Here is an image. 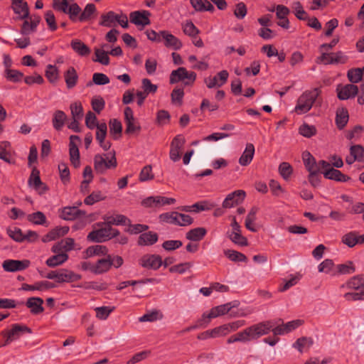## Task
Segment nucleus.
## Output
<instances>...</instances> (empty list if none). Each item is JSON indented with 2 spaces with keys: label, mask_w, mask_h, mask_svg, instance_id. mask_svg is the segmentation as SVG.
Listing matches in <instances>:
<instances>
[{
  "label": "nucleus",
  "mask_w": 364,
  "mask_h": 364,
  "mask_svg": "<svg viewBox=\"0 0 364 364\" xmlns=\"http://www.w3.org/2000/svg\"><path fill=\"white\" fill-rule=\"evenodd\" d=\"M117 16L118 14L112 11L103 14L100 16L99 25L105 27H112L117 20Z\"/></svg>",
  "instance_id": "39"
},
{
  "label": "nucleus",
  "mask_w": 364,
  "mask_h": 364,
  "mask_svg": "<svg viewBox=\"0 0 364 364\" xmlns=\"http://www.w3.org/2000/svg\"><path fill=\"white\" fill-rule=\"evenodd\" d=\"M303 160L309 172L319 171V168L316 164L314 157L309 152L303 154Z\"/></svg>",
  "instance_id": "44"
},
{
  "label": "nucleus",
  "mask_w": 364,
  "mask_h": 364,
  "mask_svg": "<svg viewBox=\"0 0 364 364\" xmlns=\"http://www.w3.org/2000/svg\"><path fill=\"white\" fill-rule=\"evenodd\" d=\"M362 71L360 68L350 69L347 73V77L352 83H358L363 79Z\"/></svg>",
  "instance_id": "60"
},
{
  "label": "nucleus",
  "mask_w": 364,
  "mask_h": 364,
  "mask_svg": "<svg viewBox=\"0 0 364 364\" xmlns=\"http://www.w3.org/2000/svg\"><path fill=\"white\" fill-rule=\"evenodd\" d=\"M53 287H55V285L48 281H40L33 284H23L22 285V289L24 291H44Z\"/></svg>",
  "instance_id": "25"
},
{
  "label": "nucleus",
  "mask_w": 364,
  "mask_h": 364,
  "mask_svg": "<svg viewBox=\"0 0 364 364\" xmlns=\"http://www.w3.org/2000/svg\"><path fill=\"white\" fill-rule=\"evenodd\" d=\"M225 255L232 262H247V257L236 250H227L225 251Z\"/></svg>",
  "instance_id": "52"
},
{
  "label": "nucleus",
  "mask_w": 364,
  "mask_h": 364,
  "mask_svg": "<svg viewBox=\"0 0 364 364\" xmlns=\"http://www.w3.org/2000/svg\"><path fill=\"white\" fill-rule=\"evenodd\" d=\"M299 132L301 135L310 138L316 134V129L313 125H309L308 124H303L299 129Z\"/></svg>",
  "instance_id": "64"
},
{
  "label": "nucleus",
  "mask_w": 364,
  "mask_h": 364,
  "mask_svg": "<svg viewBox=\"0 0 364 364\" xmlns=\"http://www.w3.org/2000/svg\"><path fill=\"white\" fill-rule=\"evenodd\" d=\"M43 300L40 297H31L26 301V305L33 314H39L44 310Z\"/></svg>",
  "instance_id": "28"
},
{
  "label": "nucleus",
  "mask_w": 364,
  "mask_h": 364,
  "mask_svg": "<svg viewBox=\"0 0 364 364\" xmlns=\"http://www.w3.org/2000/svg\"><path fill=\"white\" fill-rule=\"evenodd\" d=\"M318 268L320 272H325L332 274H334L336 272V269L334 267L332 260L331 259H325L318 265Z\"/></svg>",
  "instance_id": "61"
},
{
  "label": "nucleus",
  "mask_w": 364,
  "mask_h": 364,
  "mask_svg": "<svg viewBox=\"0 0 364 364\" xmlns=\"http://www.w3.org/2000/svg\"><path fill=\"white\" fill-rule=\"evenodd\" d=\"M30 264L31 262L28 259H6L4 261L2 264V267L6 272H14L26 269L30 266Z\"/></svg>",
  "instance_id": "15"
},
{
  "label": "nucleus",
  "mask_w": 364,
  "mask_h": 364,
  "mask_svg": "<svg viewBox=\"0 0 364 364\" xmlns=\"http://www.w3.org/2000/svg\"><path fill=\"white\" fill-rule=\"evenodd\" d=\"M349 119L348 111L346 107L338 108L336 112V124L339 130H342L346 126Z\"/></svg>",
  "instance_id": "26"
},
{
  "label": "nucleus",
  "mask_w": 364,
  "mask_h": 364,
  "mask_svg": "<svg viewBox=\"0 0 364 364\" xmlns=\"http://www.w3.org/2000/svg\"><path fill=\"white\" fill-rule=\"evenodd\" d=\"M72 118L82 119L83 117V108L80 102H75L70 106Z\"/></svg>",
  "instance_id": "57"
},
{
  "label": "nucleus",
  "mask_w": 364,
  "mask_h": 364,
  "mask_svg": "<svg viewBox=\"0 0 364 364\" xmlns=\"http://www.w3.org/2000/svg\"><path fill=\"white\" fill-rule=\"evenodd\" d=\"M31 333V329L26 326L15 323L11 326L10 330L3 331L1 335L7 337V341H14L18 339L23 333Z\"/></svg>",
  "instance_id": "12"
},
{
  "label": "nucleus",
  "mask_w": 364,
  "mask_h": 364,
  "mask_svg": "<svg viewBox=\"0 0 364 364\" xmlns=\"http://www.w3.org/2000/svg\"><path fill=\"white\" fill-rule=\"evenodd\" d=\"M103 219L105 223L109 226L112 225H127L129 223V219L128 218L118 213L107 214L104 215Z\"/></svg>",
  "instance_id": "22"
},
{
  "label": "nucleus",
  "mask_w": 364,
  "mask_h": 364,
  "mask_svg": "<svg viewBox=\"0 0 364 364\" xmlns=\"http://www.w3.org/2000/svg\"><path fill=\"white\" fill-rule=\"evenodd\" d=\"M346 287L352 290L345 294L344 297L347 300H364V277L357 276L352 278L346 284Z\"/></svg>",
  "instance_id": "4"
},
{
  "label": "nucleus",
  "mask_w": 364,
  "mask_h": 364,
  "mask_svg": "<svg viewBox=\"0 0 364 364\" xmlns=\"http://www.w3.org/2000/svg\"><path fill=\"white\" fill-rule=\"evenodd\" d=\"M95 274H101L109 271L111 267L110 255L106 258L99 259L95 263Z\"/></svg>",
  "instance_id": "40"
},
{
  "label": "nucleus",
  "mask_w": 364,
  "mask_h": 364,
  "mask_svg": "<svg viewBox=\"0 0 364 364\" xmlns=\"http://www.w3.org/2000/svg\"><path fill=\"white\" fill-rule=\"evenodd\" d=\"M107 156V154L103 156L101 154H96L94 156V169L97 173L103 174L107 169L115 168L117 166V161L115 156V152L113 154L110 159Z\"/></svg>",
  "instance_id": "6"
},
{
  "label": "nucleus",
  "mask_w": 364,
  "mask_h": 364,
  "mask_svg": "<svg viewBox=\"0 0 364 364\" xmlns=\"http://www.w3.org/2000/svg\"><path fill=\"white\" fill-rule=\"evenodd\" d=\"M143 267L158 269L162 264L161 257L157 255H144L140 260Z\"/></svg>",
  "instance_id": "18"
},
{
  "label": "nucleus",
  "mask_w": 364,
  "mask_h": 364,
  "mask_svg": "<svg viewBox=\"0 0 364 364\" xmlns=\"http://www.w3.org/2000/svg\"><path fill=\"white\" fill-rule=\"evenodd\" d=\"M294 14L295 16L301 21H306L308 19V14L304 9L302 4L300 1H296L294 3L293 6Z\"/></svg>",
  "instance_id": "54"
},
{
  "label": "nucleus",
  "mask_w": 364,
  "mask_h": 364,
  "mask_svg": "<svg viewBox=\"0 0 364 364\" xmlns=\"http://www.w3.org/2000/svg\"><path fill=\"white\" fill-rule=\"evenodd\" d=\"M97 9L94 4H88L85 6L82 12L78 16V21L80 22H85L90 21L92 16L96 13Z\"/></svg>",
  "instance_id": "42"
},
{
  "label": "nucleus",
  "mask_w": 364,
  "mask_h": 364,
  "mask_svg": "<svg viewBox=\"0 0 364 364\" xmlns=\"http://www.w3.org/2000/svg\"><path fill=\"white\" fill-rule=\"evenodd\" d=\"M151 13L146 10H141L131 12L129 14V19L132 23L136 26H148L151 23L149 17Z\"/></svg>",
  "instance_id": "16"
},
{
  "label": "nucleus",
  "mask_w": 364,
  "mask_h": 364,
  "mask_svg": "<svg viewBox=\"0 0 364 364\" xmlns=\"http://www.w3.org/2000/svg\"><path fill=\"white\" fill-rule=\"evenodd\" d=\"M342 241L349 247H353L355 245L364 243V234L358 235L355 232H350L343 236Z\"/></svg>",
  "instance_id": "27"
},
{
  "label": "nucleus",
  "mask_w": 364,
  "mask_h": 364,
  "mask_svg": "<svg viewBox=\"0 0 364 364\" xmlns=\"http://www.w3.org/2000/svg\"><path fill=\"white\" fill-rule=\"evenodd\" d=\"M238 304V301H234L213 307L209 311L203 314L201 319L199 321L200 324L202 325L205 323L208 325L212 318L225 315L230 312L232 309L237 307Z\"/></svg>",
  "instance_id": "3"
},
{
  "label": "nucleus",
  "mask_w": 364,
  "mask_h": 364,
  "mask_svg": "<svg viewBox=\"0 0 364 364\" xmlns=\"http://www.w3.org/2000/svg\"><path fill=\"white\" fill-rule=\"evenodd\" d=\"M314 341L311 338L301 337L298 338L293 344V347L300 353L306 352L313 346Z\"/></svg>",
  "instance_id": "36"
},
{
  "label": "nucleus",
  "mask_w": 364,
  "mask_h": 364,
  "mask_svg": "<svg viewBox=\"0 0 364 364\" xmlns=\"http://www.w3.org/2000/svg\"><path fill=\"white\" fill-rule=\"evenodd\" d=\"M95 54L96 58L93 59V61L98 62L104 65H107L109 64V58L108 55V52H106L102 49L95 48Z\"/></svg>",
  "instance_id": "56"
},
{
  "label": "nucleus",
  "mask_w": 364,
  "mask_h": 364,
  "mask_svg": "<svg viewBox=\"0 0 364 364\" xmlns=\"http://www.w3.org/2000/svg\"><path fill=\"white\" fill-rule=\"evenodd\" d=\"M75 241L73 238L67 237L62 240L60 242L55 244L52 247V252H59L67 253L74 249Z\"/></svg>",
  "instance_id": "29"
},
{
  "label": "nucleus",
  "mask_w": 364,
  "mask_h": 364,
  "mask_svg": "<svg viewBox=\"0 0 364 364\" xmlns=\"http://www.w3.org/2000/svg\"><path fill=\"white\" fill-rule=\"evenodd\" d=\"M161 41H164V46L166 48H171L173 50H180L182 46V42L175 36L170 33L168 31H161Z\"/></svg>",
  "instance_id": "19"
},
{
  "label": "nucleus",
  "mask_w": 364,
  "mask_h": 364,
  "mask_svg": "<svg viewBox=\"0 0 364 364\" xmlns=\"http://www.w3.org/2000/svg\"><path fill=\"white\" fill-rule=\"evenodd\" d=\"M59 214L61 218L66 220H73L85 217V212L79 210L78 206H64L59 210Z\"/></svg>",
  "instance_id": "14"
},
{
  "label": "nucleus",
  "mask_w": 364,
  "mask_h": 364,
  "mask_svg": "<svg viewBox=\"0 0 364 364\" xmlns=\"http://www.w3.org/2000/svg\"><path fill=\"white\" fill-rule=\"evenodd\" d=\"M272 328L273 324L271 321L260 322L246 328L250 341L268 334Z\"/></svg>",
  "instance_id": "8"
},
{
  "label": "nucleus",
  "mask_w": 364,
  "mask_h": 364,
  "mask_svg": "<svg viewBox=\"0 0 364 364\" xmlns=\"http://www.w3.org/2000/svg\"><path fill=\"white\" fill-rule=\"evenodd\" d=\"M70 46L80 56H87L91 53L90 48L79 39L72 40Z\"/></svg>",
  "instance_id": "32"
},
{
  "label": "nucleus",
  "mask_w": 364,
  "mask_h": 364,
  "mask_svg": "<svg viewBox=\"0 0 364 364\" xmlns=\"http://www.w3.org/2000/svg\"><path fill=\"white\" fill-rule=\"evenodd\" d=\"M11 8L15 14H18V18L22 20L28 18L29 17V9L27 2L22 1L21 4H17L16 5H12Z\"/></svg>",
  "instance_id": "41"
},
{
  "label": "nucleus",
  "mask_w": 364,
  "mask_h": 364,
  "mask_svg": "<svg viewBox=\"0 0 364 364\" xmlns=\"http://www.w3.org/2000/svg\"><path fill=\"white\" fill-rule=\"evenodd\" d=\"M46 277L49 279H54L58 283L72 282L82 278L80 274L65 269L59 271H51L47 274Z\"/></svg>",
  "instance_id": "11"
},
{
  "label": "nucleus",
  "mask_w": 364,
  "mask_h": 364,
  "mask_svg": "<svg viewBox=\"0 0 364 364\" xmlns=\"http://www.w3.org/2000/svg\"><path fill=\"white\" fill-rule=\"evenodd\" d=\"M68 119L66 114L62 110H56L52 118V124L56 131H60Z\"/></svg>",
  "instance_id": "31"
},
{
  "label": "nucleus",
  "mask_w": 364,
  "mask_h": 364,
  "mask_svg": "<svg viewBox=\"0 0 364 364\" xmlns=\"http://www.w3.org/2000/svg\"><path fill=\"white\" fill-rule=\"evenodd\" d=\"M358 92V87L353 84H348L343 86L338 92V97L341 100L354 97Z\"/></svg>",
  "instance_id": "24"
},
{
  "label": "nucleus",
  "mask_w": 364,
  "mask_h": 364,
  "mask_svg": "<svg viewBox=\"0 0 364 364\" xmlns=\"http://www.w3.org/2000/svg\"><path fill=\"white\" fill-rule=\"evenodd\" d=\"M278 171L284 180L289 181L292 175L293 168L290 164L287 162H282L279 166Z\"/></svg>",
  "instance_id": "50"
},
{
  "label": "nucleus",
  "mask_w": 364,
  "mask_h": 364,
  "mask_svg": "<svg viewBox=\"0 0 364 364\" xmlns=\"http://www.w3.org/2000/svg\"><path fill=\"white\" fill-rule=\"evenodd\" d=\"M87 290L93 289L95 291H102L107 288L108 285L102 279L97 281L85 282L77 286Z\"/></svg>",
  "instance_id": "35"
},
{
  "label": "nucleus",
  "mask_w": 364,
  "mask_h": 364,
  "mask_svg": "<svg viewBox=\"0 0 364 364\" xmlns=\"http://www.w3.org/2000/svg\"><path fill=\"white\" fill-rule=\"evenodd\" d=\"M245 325V321L244 320H237L213 328H212L213 338L225 337L230 333L237 331Z\"/></svg>",
  "instance_id": "9"
},
{
  "label": "nucleus",
  "mask_w": 364,
  "mask_h": 364,
  "mask_svg": "<svg viewBox=\"0 0 364 364\" xmlns=\"http://www.w3.org/2000/svg\"><path fill=\"white\" fill-rule=\"evenodd\" d=\"M76 141H80V136L77 135H71L70 136L69 154L71 164L75 168H78L80 165V151Z\"/></svg>",
  "instance_id": "13"
},
{
  "label": "nucleus",
  "mask_w": 364,
  "mask_h": 364,
  "mask_svg": "<svg viewBox=\"0 0 364 364\" xmlns=\"http://www.w3.org/2000/svg\"><path fill=\"white\" fill-rule=\"evenodd\" d=\"M163 318V314L159 310H152L151 311H148L142 316L139 318V321L140 322H153L157 320H160Z\"/></svg>",
  "instance_id": "45"
},
{
  "label": "nucleus",
  "mask_w": 364,
  "mask_h": 364,
  "mask_svg": "<svg viewBox=\"0 0 364 364\" xmlns=\"http://www.w3.org/2000/svg\"><path fill=\"white\" fill-rule=\"evenodd\" d=\"M249 337L246 328L230 336L226 341L228 344H232L236 342L247 343L249 342Z\"/></svg>",
  "instance_id": "46"
},
{
  "label": "nucleus",
  "mask_w": 364,
  "mask_h": 364,
  "mask_svg": "<svg viewBox=\"0 0 364 364\" xmlns=\"http://www.w3.org/2000/svg\"><path fill=\"white\" fill-rule=\"evenodd\" d=\"M64 77L67 87L68 89L73 88L78 80V75L75 68L73 66L69 67L64 73Z\"/></svg>",
  "instance_id": "33"
},
{
  "label": "nucleus",
  "mask_w": 364,
  "mask_h": 364,
  "mask_svg": "<svg viewBox=\"0 0 364 364\" xmlns=\"http://www.w3.org/2000/svg\"><path fill=\"white\" fill-rule=\"evenodd\" d=\"M124 122L126 124L125 134L127 135L139 134L141 130L139 122L134 117L131 107H126L124 111Z\"/></svg>",
  "instance_id": "10"
},
{
  "label": "nucleus",
  "mask_w": 364,
  "mask_h": 364,
  "mask_svg": "<svg viewBox=\"0 0 364 364\" xmlns=\"http://www.w3.org/2000/svg\"><path fill=\"white\" fill-rule=\"evenodd\" d=\"M159 220L162 223L178 226H187L193 223V218L188 214L178 212L162 213L159 215Z\"/></svg>",
  "instance_id": "5"
},
{
  "label": "nucleus",
  "mask_w": 364,
  "mask_h": 364,
  "mask_svg": "<svg viewBox=\"0 0 364 364\" xmlns=\"http://www.w3.org/2000/svg\"><path fill=\"white\" fill-rule=\"evenodd\" d=\"M176 203L174 198L161 196H149L141 201V205H170Z\"/></svg>",
  "instance_id": "21"
},
{
  "label": "nucleus",
  "mask_w": 364,
  "mask_h": 364,
  "mask_svg": "<svg viewBox=\"0 0 364 364\" xmlns=\"http://www.w3.org/2000/svg\"><path fill=\"white\" fill-rule=\"evenodd\" d=\"M350 154L358 162H364V147L362 145H353L350 148Z\"/></svg>",
  "instance_id": "51"
},
{
  "label": "nucleus",
  "mask_w": 364,
  "mask_h": 364,
  "mask_svg": "<svg viewBox=\"0 0 364 364\" xmlns=\"http://www.w3.org/2000/svg\"><path fill=\"white\" fill-rule=\"evenodd\" d=\"M229 238L233 243L239 246L245 247L248 245L247 238L242 236L241 232H230Z\"/></svg>",
  "instance_id": "63"
},
{
  "label": "nucleus",
  "mask_w": 364,
  "mask_h": 364,
  "mask_svg": "<svg viewBox=\"0 0 364 364\" xmlns=\"http://www.w3.org/2000/svg\"><path fill=\"white\" fill-rule=\"evenodd\" d=\"M4 75L8 81L15 83L21 82L23 77V73L14 69H5Z\"/></svg>",
  "instance_id": "43"
},
{
  "label": "nucleus",
  "mask_w": 364,
  "mask_h": 364,
  "mask_svg": "<svg viewBox=\"0 0 364 364\" xmlns=\"http://www.w3.org/2000/svg\"><path fill=\"white\" fill-rule=\"evenodd\" d=\"M245 197V191L236 190L226 196L222 205H240L244 202Z\"/></svg>",
  "instance_id": "20"
},
{
  "label": "nucleus",
  "mask_w": 364,
  "mask_h": 364,
  "mask_svg": "<svg viewBox=\"0 0 364 364\" xmlns=\"http://www.w3.org/2000/svg\"><path fill=\"white\" fill-rule=\"evenodd\" d=\"M53 252L55 253V255L49 257L46 262L48 267H55L60 265L65 262L68 259V254L63 252L62 251Z\"/></svg>",
  "instance_id": "30"
},
{
  "label": "nucleus",
  "mask_w": 364,
  "mask_h": 364,
  "mask_svg": "<svg viewBox=\"0 0 364 364\" xmlns=\"http://www.w3.org/2000/svg\"><path fill=\"white\" fill-rule=\"evenodd\" d=\"M183 31L186 35H188L192 38H196V36L199 33V29L193 24L191 21H187L186 23L183 26Z\"/></svg>",
  "instance_id": "62"
},
{
  "label": "nucleus",
  "mask_w": 364,
  "mask_h": 364,
  "mask_svg": "<svg viewBox=\"0 0 364 364\" xmlns=\"http://www.w3.org/2000/svg\"><path fill=\"white\" fill-rule=\"evenodd\" d=\"M119 234L118 230L105 223H96L93 230L87 235V240L93 242H104Z\"/></svg>",
  "instance_id": "1"
},
{
  "label": "nucleus",
  "mask_w": 364,
  "mask_h": 364,
  "mask_svg": "<svg viewBox=\"0 0 364 364\" xmlns=\"http://www.w3.org/2000/svg\"><path fill=\"white\" fill-rule=\"evenodd\" d=\"M320 94L321 90L319 88H314L303 92L297 100L296 105L294 108L295 112L298 114L308 112L311 109L313 105L316 102Z\"/></svg>",
  "instance_id": "2"
},
{
  "label": "nucleus",
  "mask_w": 364,
  "mask_h": 364,
  "mask_svg": "<svg viewBox=\"0 0 364 364\" xmlns=\"http://www.w3.org/2000/svg\"><path fill=\"white\" fill-rule=\"evenodd\" d=\"M326 178L338 182H346L350 179L349 176L343 174L341 171L332 168L322 172Z\"/></svg>",
  "instance_id": "23"
},
{
  "label": "nucleus",
  "mask_w": 364,
  "mask_h": 364,
  "mask_svg": "<svg viewBox=\"0 0 364 364\" xmlns=\"http://www.w3.org/2000/svg\"><path fill=\"white\" fill-rule=\"evenodd\" d=\"M171 115L169 112L164 109L159 110L156 113V123L159 126H164L169 124Z\"/></svg>",
  "instance_id": "59"
},
{
  "label": "nucleus",
  "mask_w": 364,
  "mask_h": 364,
  "mask_svg": "<svg viewBox=\"0 0 364 364\" xmlns=\"http://www.w3.org/2000/svg\"><path fill=\"white\" fill-rule=\"evenodd\" d=\"M109 78L104 73H95L92 75V82H89L87 86H90L93 83L97 85H104L109 83Z\"/></svg>",
  "instance_id": "53"
},
{
  "label": "nucleus",
  "mask_w": 364,
  "mask_h": 364,
  "mask_svg": "<svg viewBox=\"0 0 364 364\" xmlns=\"http://www.w3.org/2000/svg\"><path fill=\"white\" fill-rule=\"evenodd\" d=\"M229 73L227 70H223L219 72L213 77L205 78V83L208 88H213L215 87H221L226 83Z\"/></svg>",
  "instance_id": "17"
},
{
  "label": "nucleus",
  "mask_w": 364,
  "mask_h": 364,
  "mask_svg": "<svg viewBox=\"0 0 364 364\" xmlns=\"http://www.w3.org/2000/svg\"><path fill=\"white\" fill-rule=\"evenodd\" d=\"M207 233V230L204 228H196L191 229L186 234V239L191 241L198 242L201 240Z\"/></svg>",
  "instance_id": "38"
},
{
  "label": "nucleus",
  "mask_w": 364,
  "mask_h": 364,
  "mask_svg": "<svg viewBox=\"0 0 364 364\" xmlns=\"http://www.w3.org/2000/svg\"><path fill=\"white\" fill-rule=\"evenodd\" d=\"M107 252V248L105 246L97 245L89 247L86 250V255L87 257H92L94 255H106Z\"/></svg>",
  "instance_id": "58"
},
{
  "label": "nucleus",
  "mask_w": 364,
  "mask_h": 364,
  "mask_svg": "<svg viewBox=\"0 0 364 364\" xmlns=\"http://www.w3.org/2000/svg\"><path fill=\"white\" fill-rule=\"evenodd\" d=\"M185 79H187L183 82L185 85H192L196 81V73L193 71L188 72L186 68L180 67L171 72L169 81L171 84H175Z\"/></svg>",
  "instance_id": "7"
},
{
  "label": "nucleus",
  "mask_w": 364,
  "mask_h": 364,
  "mask_svg": "<svg viewBox=\"0 0 364 364\" xmlns=\"http://www.w3.org/2000/svg\"><path fill=\"white\" fill-rule=\"evenodd\" d=\"M81 8L80 6L77 3H73L68 6L65 14L69 15V18L73 22H75L78 20Z\"/></svg>",
  "instance_id": "55"
},
{
  "label": "nucleus",
  "mask_w": 364,
  "mask_h": 364,
  "mask_svg": "<svg viewBox=\"0 0 364 364\" xmlns=\"http://www.w3.org/2000/svg\"><path fill=\"white\" fill-rule=\"evenodd\" d=\"M348 56L346 55L342 51L336 53H331V58L326 61V65L329 64H345L348 61Z\"/></svg>",
  "instance_id": "48"
},
{
  "label": "nucleus",
  "mask_w": 364,
  "mask_h": 364,
  "mask_svg": "<svg viewBox=\"0 0 364 364\" xmlns=\"http://www.w3.org/2000/svg\"><path fill=\"white\" fill-rule=\"evenodd\" d=\"M158 240V235L154 232H147L140 235L138 240L139 245H152Z\"/></svg>",
  "instance_id": "37"
},
{
  "label": "nucleus",
  "mask_w": 364,
  "mask_h": 364,
  "mask_svg": "<svg viewBox=\"0 0 364 364\" xmlns=\"http://www.w3.org/2000/svg\"><path fill=\"white\" fill-rule=\"evenodd\" d=\"M45 75L50 83H55L59 78V70L55 65H48Z\"/></svg>",
  "instance_id": "49"
},
{
  "label": "nucleus",
  "mask_w": 364,
  "mask_h": 364,
  "mask_svg": "<svg viewBox=\"0 0 364 364\" xmlns=\"http://www.w3.org/2000/svg\"><path fill=\"white\" fill-rule=\"evenodd\" d=\"M109 132L114 134V139H119L122 136V125L120 121L113 119L109 121Z\"/></svg>",
  "instance_id": "47"
},
{
  "label": "nucleus",
  "mask_w": 364,
  "mask_h": 364,
  "mask_svg": "<svg viewBox=\"0 0 364 364\" xmlns=\"http://www.w3.org/2000/svg\"><path fill=\"white\" fill-rule=\"evenodd\" d=\"M255 154V146L252 144L248 143L242 156L239 159V163L242 166H247L252 161Z\"/></svg>",
  "instance_id": "34"
}]
</instances>
